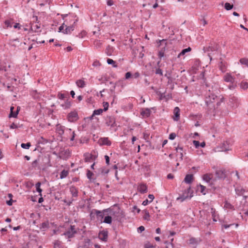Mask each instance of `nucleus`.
I'll list each match as a JSON object with an SVG mask.
<instances>
[{
    "label": "nucleus",
    "mask_w": 248,
    "mask_h": 248,
    "mask_svg": "<svg viewBox=\"0 0 248 248\" xmlns=\"http://www.w3.org/2000/svg\"><path fill=\"white\" fill-rule=\"evenodd\" d=\"M104 212H109V214L113 217V218L118 221H120L124 216L122 211L116 204L114 205L112 207L104 210Z\"/></svg>",
    "instance_id": "f257e3e1"
},
{
    "label": "nucleus",
    "mask_w": 248,
    "mask_h": 248,
    "mask_svg": "<svg viewBox=\"0 0 248 248\" xmlns=\"http://www.w3.org/2000/svg\"><path fill=\"white\" fill-rule=\"evenodd\" d=\"M205 102L206 106L209 109L215 108V105L213 104L216 99H217V96L215 95L209 90L208 93L205 95Z\"/></svg>",
    "instance_id": "f03ea898"
},
{
    "label": "nucleus",
    "mask_w": 248,
    "mask_h": 248,
    "mask_svg": "<svg viewBox=\"0 0 248 248\" xmlns=\"http://www.w3.org/2000/svg\"><path fill=\"white\" fill-rule=\"evenodd\" d=\"M218 47V44L213 42L210 43L208 46L204 47L203 50L204 52H208V55L210 57V60H211L212 57L210 55L214 52H217Z\"/></svg>",
    "instance_id": "7ed1b4c3"
},
{
    "label": "nucleus",
    "mask_w": 248,
    "mask_h": 248,
    "mask_svg": "<svg viewBox=\"0 0 248 248\" xmlns=\"http://www.w3.org/2000/svg\"><path fill=\"white\" fill-rule=\"evenodd\" d=\"M61 16L63 20H64L63 23H65L67 21L69 25H76L78 21V18L75 19L76 16L74 15L62 14L61 15Z\"/></svg>",
    "instance_id": "20e7f679"
},
{
    "label": "nucleus",
    "mask_w": 248,
    "mask_h": 248,
    "mask_svg": "<svg viewBox=\"0 0 248 248\" xmlns=\"http://www.w3.org/2000/svg\"><path fill=\"white\" fill-rule=\"evenodd\" d=\"M77 233L75 225H70L69 228L64 232L63 235L66 236L68 238H71L74 236V235Z\"/></svg>",
    "instance_id": "39448f33"
},
{
    "label": "nucleus",
    "mask_w": 248,
    "mask_h": 248,
    "mask_svg": "<svg viewBox=\"0 0 248 248\" xmlns=\"http://www.w3.org/2000/svg\"><path fill=\"white\" fill-rule=\"evenodd\" d=\"M190 190V187H189L185 190V192L183 193V194L179 197L177 198V200H181V202H183L186 199H190L193 196L192 195V192H191Z\"/></svg>",
    "instance_id": "423d86ee"
},
{
    "label": "nucleus",
    "mask_w": 248,
    "mask_h": 248,
    "mask_svg": "<svg viewBox=\"0 0 248 248\" xmlns=\"http://www.w3.org/2000/svg\"><path fill=\"white\" fill-rule=\"evenodd\" d=\"M230 105L232 108H237L240 104V100L234 95H230L229 98Z\"/></svg>",
    "instance_id": "0eeeda50"
},
{
    "label": "nucleus",
    "mask_w": 248,
    "mask_h": 248,
    "mask_svg": "<svg viewBox=\"0 0 248 248\" xmlns=\"http://www.w3.org/2000/svg\"><path fill=\"white\" fill-rule=\"evenodd\" d=\"M106 124L108 126L114 127L116 126L115 118L112 116H107L105 118Z\"/></svg>",
    "instance_id": "6e6552de"
},
{
    "label": "nucleus",
    "mask_w": 248,
    "mask_h": 248,
    "mask_svg": "<svg viewBox=\"0 0 248 248\" xmlns=\"http://www.w3.org/2000/svg\"><path fill=\"white\" fill-rule=\"evenodd\" d=\"M63 25H65V27H66L65 30H63L62 31L63 33L70 34L71 33L72 31L74 30L75 25H69L67 21H66L65 23H63Z\"/></svg>",
    "instance_id": "1a4fd4ad"
},
{
    "label": "nucleus",
    "mask_w": 248,
    "mask_h": 248,
    "mask_svg": "<svg viewBox=\"0 0 248 248\" xmlns=\"http://www.w3.org/2000/svg\"><path fill=\"white\" fill-rule=\"evenodd\" d=\"M78 119V114L76 111H72L68 114V121L71 122L76 121Z\"/></svg>",
    "instance_id": "9d476101"
},
{
    "label": "nucleus",
    "mask_w": 248,
    "mask_h": 248,
    "mask_svg": "<svg viewBox=\"0 0 248 248\" xmlns=\"http://www.w3.org/2000/svg\"><path fill=\"white\" fill-rule=\"evenodd\" d=\"M98 143L100 145H108L109 146L111 145V141L108 140V138H100L98 141Z\"/></svg>",
    "instance_id": "9b49d317"
},
{
    "label": "nucleus",
    "mask_w": 248,
    "mask_h": 248,
    "mask_svg": "<svg viewBox=\"0 0 248 248\" xmlns=\"http://www.w3.org/2000/svg\"><path fill=\"white\" fill-rule=\"evenodd\" d=\"M70 156V153L68 150L62 151L59 153V157L63 159H66Z\"/></svg>",
    "instance_id": "f8f14e48"
},
{
    "label": "nucleus",
    "mask_w": 248,
    "mask_h": 248,
    "mask_svg": "<svg viewBox=\"0 0 248 248\" xmlns=\"http://www.w3.org/2000/svg\"><path fill=\"white\" fill-rule=\"evenodd\" d=\"M108 237V232L107 231H102L99 233V237L103 241L107 242Z\"/></svg>",
    "instance_id": "ddd939ff"
},
{
    "label": "nucleus",
    "mask_w": 248,
    "mask_h": 248,
    "mask_svg": "<svg viewBox=\"0 0 248 248\" xmlns=\"http://www.w3.org/2000/svg\"><path fill=\"white\" fill-rule=\"evenodd\" d=\"M49 228V222L48 220H46V221L40 224V227H39L40 229L43 231H46L47 229H48Z\"/></svg>",
    "instance_id": "4468645a"
},
{
    "label": "nucleus",
    "mask_w": 248,
    "mask_h": 248,
    "mask_svg": "<svg viewBox=\"0 0 248 248\" xmlns=\"http://www.w3.org/2000/svg\"><path fill=\"white\" fill-rule=\"evenodd\" d=\"M93 212L96 214L98 219L102 220V219L103 218L104 215L102 212L97 210L96 209H94L91 214V216H92Z\"/></svg>",
    "instance_id": "2eb2a0df"
},
{
    "label": "nucleus",
    "mask_w": 248,
    "mask_h": 248,
    "mask_svg": "<svg viewBox=\"0 0 248 248\" xmlns=\"http://www.w3.org/2000/svg\"><path fill=\"white\" fill-rule=\"evenodd\" d=\"M180 109L178 107H175L174 109L173 120L175 121H178L180 118Z\"/></svg>",
    "instance_id": "dca6fc26"
},
{
    "label": "nucleus",
    "mask_w": 248,
    "mask_h": 248,
    "mask_svg": "<svg viewBox=\"0 0 248 248\" xmlns=\"http://www.w3.org/2000/svg\"><path fill=\"white\" fill-rule=\"evenodd\" d=\"M14 107L11 106L10 107V113L9 115V117L16 118L18 114V110H16V111H14Z\"/></svg>",
    "instance_id": "f3484780"
},
{
    "label": "nucleus",
    "mask_w": 248,
    "mask_h": 248,
    "mask_svg": "<svg viewBox=\"0 0 248 248\" xmlns=\"http://www.w3.org/2000/svg\"><path fill=\"white\" fill-rule=\"evenodd\" d=\"M151 113V111L149 108H146L145 109H142L141 111L140 112V114L144 116L148 117L150 116Z\"/></svg>",
    "instance_id": "a211bd4d"
},
{
    "label": "nucleus",
    "mask_w": 248,
    "mask_h": 248,
    "mask_svg": "<svg viewBox=\"0 0 248 248\" xmlns=\"http://www.w3.org/2000/svg\"><path fill=\"white\" fill-rule=\"evenodd\" d=\"M224 80L226 82L232 83L234 81V78L229 73L226 74L224 77Z\"/></svg>",
    "instance_id": "6ab92c4d"
},
{
    "label": "nucleus",
    "mask_w": 248,
    "mask_h": 248,
    "mask_svg": "<svg viewBox=\"0 0 248 248\" xmlns=\"http://www.w3.org/2000/svg\"><path fill=\"white\" fill-rule=\"evenodd\" d=\"M76 84L78 88H84L86 85L85 81L82 79L77 80L76 82Z\"/></svg>",
    "instance_id": "aec40b11"
},
{
    "label": "nucleus",
    "mask_w": 248,
    "mask_h": 248,
    "mask_svg": "<svg viewBox=\"0 0 248 248\" xmlns=\"http://www.w3.org/2000/svg\"><path fill=\"white\" fill-rule=\"evenodd\" d=\"M96 155L92 154L85 155V160L86 162H90L92 160H94L96 158Z\"/></svg>",
    "instance_id": "412c9836"
},
{
    "label": "nucleus",
    "mask_w": 248,
    "mask_h": 248,
    "mask_svg": "<svg viewBox=\"0 0 248 248\" xmlns=\"http://www.w3.org/2000/svg\"><path fill=\"white\" fill-rule=\"evenodd\" d=\"M138 190L141 193H145L147 192V187L145 184H140L138 186Z\"/></svg>",
    "instance_id": "4be33fe9"
},
{
    "label": "nucleus",
    "mask_w": 248,
    "mask_h": 248,
    "mask_svg": "<svg viewBox=\"0 0 248 248\" xmlns=\"http://www.w3.org/2000/svg\"><path fill=\"white\" fill-rule=\"evenodd\" d=\"M70 191L73 197H77L78 196V190L75 186H71L70 187Z\"/></svg>",
    "instance_id": "5701e85b"
},
{
    "label": "nucleus",
    "mask_w": 248,
    "mask_h": 248,
    "mask_svg": "<svg viewBox=\"0 0 248 248\" xmlns=\"http://www.w3.org/2000/svg\"><path fill=\"white\" fill-rule=\"evenodd\" d=\"M193 179V175L192 174L186 175L184 181L187 184H190L192 183Z\"/></svg>",
    "instance_id": "b1692460"
},
{
    "label": "nucleus",
    "mask_w": 248,
    "mask_h": 248,
    "mask_svg": "<svg viewBox=\"0 0 248 248\" xmlns=\"http://www.w3.org/2000/svg\"><path fill=\"white\" fill-rule=\"evenodd\" d=\"M216 176L218 178H223L225 177V174L224 171L221 170H217L216 172Z\"/></svg>",
    "instance_id": "393cba45"
},
{
    "label": "nucleus",
    "mask_w": 248,
    "mask_h": 248,
    "mask_svg": "<svg viewBox=\"0 0 248 248\" xmlns=\"http://www.w3.org/2000/svg\"><path fill=\"white\" fill-rule=\"evenodd\" d=\"M191 50V48L190 47H188L186 48L183 49L181 52L178 55V57H180L181 56H184L187 52H190Z\"/></svg>",
    "instance_id": "a878e982"
},
{
    "label": "nucleus",
    "mask_w": 248,
    "mask_h": 248,
    "mask_svg": "<svg viewBox=\"0 0 248 248\" xmlns=\"http://www.w3.org/2000/svg\"><path fill=\"white\" fill-rule=\"evenodd\" d=\"M53 248H62V242L56 240L53 242Z\"/></svg>",
    "instance_id": "bb28decb"
},
{
    "label": "nucleus",
    "mask_w": 248,
    "mask_h": 248,
    "mask_svg": "<svg viewBox=\"0 0 248 248\" xmlns=\"http://www.w3.org/2000/svg\"><path fill=\"white\" fill-rule=\"evenodd\" d=\"M41 182H38L35 184L36 191L39 193V196H42V189L40 188Z\"/></svg>",
    "instance_id": "cd10ccee"
},
{
    "label": "nucleus",
    "mask_w": 248,
    "mask_h": 248,
    "mask_svg": "<svg viewBox=\"0 0 248 248\" xmlns=\"http://www.w3.org/2000/svg\"><path fill=\"white\" fill-rule=\"evenodd\" d=\"M56 130H57V133L59 135H62V134H64V127L63 126H61V125L59 126H57Z\"/></svg>",
    "instance_id": "c85d7f7f"
},
{
    "label": "nucleus",
    "mask_w": 248,
    "mask_h": 248,
    "mask_svg": "<svg viewBox=\"0 0 248 248\" xmlns=\"http://www.w3.org/2000/svg\"><path fill=\"white\" fill-rule=\"evenodd\" d=\"M62 106L64 109L69 108L71 106V103L68 100H66L64 104L62 105Z\"/></svg>",
    "instance_id": "c756f323"
},
{
    "label": "nucleus",
    "mask_w": 248,
    "mask_h": 248,
    "mask_svg": "<svg viewBox=\"0 0 248 248\" xmlns=\"http://www.w3.org/2000/svg\"><path fill=\"white\" fill-rule=\"evenodd\" d=\"M94 46L96 49H98L101 47L102 43L100 40H96L94 41Z\"/></svg>",
    "instance_id": "7c9ffc66"
},
{
    "label": "nucleus",
    "mask_w": 248,
    "mask_h": 248,
    "mask_svg": "<svg viewBox=\"0 0 248 248\" xmlns=\"http://www.w3.org/2000/svg\"><path fill=\"white\" fill-rule=\"evenodd\" d=\"M112 222V217L111 216H108L105 217L103 222L107 224H110Z\"/></svg>",
    "instance_id": "2f4dec72"
},
{
    "label": "nucleus",
    "mask_w": 248,
    "mask_h": 248,
    "mask_svg": "<svg viewBox=\"0 0 248 248\" xmlns=\"http://www.w3.org/2000/svg\"><path fill=\"white\" fill-rule=\"evenodd\" d=\"M224 207L227 209L234 210V206L227 201H226L224 203Z\"/></svg>",
    "instance_id": "473e14b6"
},
{
    "label": "nucleus",
    "mask_w": 248,
    "mask_h": 248,
    "mask_svg": "<svg viewBox=\"0 0 248 248\" xmlns=\"http://www.w3.org/2000/svg\"><path fill=\"white\" fill-rule=\"evenodd\" d=\"M68 174V172L67 170H62L60 173V178L63 179L66 177Z\"/></svg>",
    "instance_id": "72a5a7b5"
},
{
    "label": "nucleus",
    "mask_w": 248,
    "mask_h": 248,
    "mask_svg": "<svg viewBox=\"0 0 248 248\" xmlns=\"http://www.w3.org/2000/svg\"><path fill=\"white\" fill-rule=\"evenodd\" d=\"M107 63L108 64H112L113 67H117L118 65L116 64V62L111 59H107Z\"/></svg>",
    "instance_id": "f704fd0d"
},
{
    "label": "nucleus",
    "mask_w": 248,
    "mask_h": 248,
    "mask_svg": "<svg viewBox=\"0 0 248 248\" xmlns=\"http://www.w3.org/2000/svg\"><path fill=\"white\" fill-rule=\"evenodd\" d=\"M142 213H144V215L143 218L144 220H148L150 218V215L147 210H144L142 211Z\"/></svg>",
    "instance_id": "c9c22d12"
},
{
    "label": "nucleus",
    "mask_w": 248,
    "mask_h": 248,
    "mask_svg": "<svg viewBox=\"0 0 248 248\" xmlns=\"http://www.w3.org/2000/svg\"><path fill=\"white\" fill-rule=\"evenodd\" d=\"M235 191H236V193L238 195H239V196H241V195H243L244 192H245V190L243 189V188H237L235 189Z\"/></svg>",
    "instance_id": "e433bc0d"
},
{
    "label": "nucleus",
    "mask_w": 248,
    "mask_h": 248,
    "mask_svg": "<svg viewBox=\"0 0 248 248\" xmlns=\"http://www.w3.org/2000/svg\"><path fill=\"white\" fill-rule=\"evenodd\" d=\"M241 88L247 90L248 88V82L242 81L240 84Z\"/></svg>",
    "instance_id": "4c0bfd02"
},
{
    "label": "nucleus",
    "mask_w": 248,
    "mask_h": 248,
    "mask_svg": "<svg viewBox=\"0 0 248 248\" xmlns=\"http://www.w3.org/2000/svg\"><path fill=\"white\" fill-rule=\"evenodd\" d=\"M233 7V4H231L230 3L228 2H226L224 5V8L227 10H231L232 9Z\"/></svg>",
    "instance_id": "58836bf2"
},
{
    "label": "nucleus",
    "mask_w": 248,
    "mask_h": 248,
    "mask_svg": "<svg viewBox=\"0 0 248 248\" xmlns=\"http://www.w3.org/2000/svg\"><path fill=\"white\" fill-rule=\"evenodd\" d=\"M40 27L38 25H32L31 28V30L34 32H38V30L40 29Z\"/></svg>",
    "instance_id": "ea45409f"
},
{
    "label": "nucleus",
    "mask_w": 248,
    "mask_h": 248,
    "mask_svg": "<svg viewBox=\"0 0 248 248\" xmlns=\"http://www.w3.org/2000/svg\"><path fill=\"white\" fill-rule=\"evenodd\" d=\"M221 148H222V151H228L229 150L228 148V144L227 142H224L222 143Z\"/></svg>",
    "instance_id": "a19ab883"
},
{
    "label": "nucleus",
    "mask_w": 248,
    "mask_h": 248,
    "mask_svg": "<svg viewBox=\"0 0 248 248\" xmlns=\"http://www.w3.org/2000/svg\"><path fill=\"white\" fill-rule=\"evenodd\" d=\"M240 62L242 64H244L248 67V59L247 58H242L240 60Z\"/></svg>",
    "instance_id": "79ce46f5"
},
{
    "label": "nucleus",
    "mask_w": 248,
    "mask_h": 248,
    "mask_svg": "<svg viewBox=\"0 0 248 248\" xmlns=\"http://www.w3.org/2000/svg\"><path fill=\"white\" fill-rule=\"evenodd\" d=\"M203 179L206 182H209L210 180L211 179V178L210 175H209L208 174H205L203 176Z\"/></svg>",
    "instance_id": "37998d69"
},
{
    "label": "nucleus",
    "mask_w": 248,
    "mask_h": 248,
    "mask_svg": "<svg viewBox=\"0 0 248 248\" xmlns=\"http://www.w3.org/2000/svg\"><path fill=\"white\" fill-rule=\"evenodd\" d=\"M31 146V144L30 142H28L26 143H22L21 144V146L22 148L26 149H28Z\"/></svg>",
    "instance_id": "c03bdc74"
},
{
    "label": "nucleus",
    "mask_w": 248,
    "mask_h": 248,
    "mask_svg": "<svg viewBox=\"0 0 248 248\" xmlns=\"http://www.w3.org/2000/svg\"><path fill=\"white\" fill-rule=\"evenodd\" d=\"M159 46H167V41H166V40L165 39H162L161 40H160L159 41Z\"/></svg>",
    "instance_id": "a18cd8bd"
},
{
    "label": "nucleus",
    "mask_w": 248,
    "mask_h": 248,
    "mask_svg": "<svg viewBox=\"0 0 248 248\" xmlns=\"http://www.w3.org/2000/svg\"><path fill=\"white\" fill-rule=\"evenodd\" d=\"M103 109H102V108H99V109H96V110H94L93 111V115H100V114H101L103 111Z\"/></svg>",
    "instance_id": "49530a36"
},
{
    "label": "nucleus",
    "mask_w": 248,
    "mask_h": 248,
    "mask_svg": "<svg viewBox=\"0 0 248 248\" xmlns=\"http://www.w3.org/2000/svg\"><path fill=\"white\" fill-rule=\"evenodd\" d=\"M219 66V68H220V70H221L222 72H224L225 71L226 66H225V64L223 63L222 62H220Z\"/></svg>",
    "instance_id": "de8ad7c7"
},
{
    "label": "nucleus",
    "mask_w": 248,
    "mask_h": 248,
    "mask_svg": "<svg viewBox=\"0 0 248 248\" xmlns=\"http://www.w3.org/2000/svg\"><path fill=\"white\" fill-rule=\"evenodd\" d=\"M39 159H36L33 161L31 164V166L33 168H35L38 166Z\"/></svg>",
    "instance_id": "09e8293b"
},
{
    "label": "nucleus",
    "mask_w": 248,
    "mask_h": 248,
    "mask_svg": "<svg viewBox=\"0 0 248 248\" xmlns=\"http://www.w3.org/2000/svg\"><path fill=\"white\" fill-rule=\"evenodd\" d=\"M93 175V173L90 170H87V178L90 179V180H91L92 179V176Z\"/></svg>",
    "instance_id": "8fccbe9b"
},
{
    "label": "nucleus",
    "mask_w": 248,
    "mask_h": 248,
    "mask_svg": "<svg viewBox=\"0 0 248 248\" xmlns=\"http://www.w3.org/2000/svg\"><path fill=\"white\" fill-rule=\"evenodd\" d=\"M13 22L10 20H6L5 21V24L7 27H12Z\"/></svg>",
    "instance_id": "3c124183"
},
{
    "label": "nucleus",
    "mask_w": 248,
    "mask_h": 248,
    "mask_svg": "<svg viewBox=\"0 0 248 248\" xmlns=\"http://www.w3.org/2000/svg\"><path fill=\"white\" fill-rule=\"evenodd\" d=\"M100 171L102 174H107L109 172V170L106 169L105 168H101L100 169Z\"/></svg>",
    "instance_id": "603ef678"
},
{
    "label": "nucleus",
    "mask_w": 248,
    "mask_h": 248,
    "mask_svg": "<svg viewBox=\"0 0 248 248\" xmlns=\"http://www.w3.org/2000/svg\"><path fill=\"white\" fill-rule=\"evenodd\" d=\"M86 32L85 31H82L80 33H79L77 37H78L79 38H83L85 35H86Z\"/></svg>",
    "instance_id": "864d4df0"
},
{
    "label": "nucleus",
    "mask_w": 248,
    "mask_h": 248,
    "mask_svg": "<svg viewBox=\"0 0 248 248\" xmlns=\"http://www.w3.org/2000/svg\"><path fill=\"white\" fill-rule=\"evenodd\" d=\"M58 97L60 99H64L66 96L64 93H59L58 94Z\"/></svg>",
    "instance_id": "5fc2aeb1"
},
{
    "label": "nucleus",
    "mask_w": 248,
    "mask_h": 248,
    "mask_svg": "<svg viewBox=\"0 0 248 248\" xmlns=\"http://www.w3.org/2000/svg\"><path fill=\"white\" fill-rule=\"evenodd\" d=\"M193 143L196 148H198L200 147V142L198 140H193Z\"/></svg>",
    "instance_id": "6e6d98bb"
},
{
    "label": "nucleus",
    "mask_w": 248,
    "mask_h": 248,
    "mask_svg": "<svg viewBox=\"0 0 248 248\" xmlns=\"http://www.w3.org/2000/svg\"><path fill=\"white\" fill-rule=\"evenodd\" d=\"M157 93L158 95H159L160 100H162L165 97V95L164 93H161V92H157Z\"/></svg>",
    "instance_id": "4d7b16f0"
},
{
    "label": "nucleus",
    "mask_w": 248,
    "mask_h": 248,
    "mask_svg": "<svg viewBox=\"0 0 248 248\" xmlns=\"http://www.w3.org/2000/svg\"><path fill=\"white\" fill-rule=\"evenodd\" d=\"M108 106H109V105H108V102H104L103 103V106H104V109H103V110L104 111L107 110L108 109Z\"/></svg>",
    "instance_id": "13d9d810"
},
{
    "label": "nucleus",
    "mask_w": 248,
    "mask_h": 248,
    "mask_svg": "<svg viewBox=\"0 0 248 248\" xmlns=\"http://www.w3.org/2000/svg\"><path fill=\"white\" fill-rule=\"evenodd\" d=\"M200 186L201 188V189H200L201 192L202 193L203 195H205V193L204 192V190L206 188L205 186H204L202 185H200Z\"/></svg>",
    "instance_id": "bf43d9fd"
},
{
    "label": "nucleus",
    "mask_w": 248,
    "mask_h": 248,
    "mask_svg": "<svg viewBox=\"0 0 248 248\" xmlns=\"http://www.w3.org/2000/svg\"><path fill=\"white\" fill-rule=\"evenodd\" d=\"M176 137V134L175 133H171L169 135V139L171 140H174Z\"/></svg>",
    "instance_id": "052dcab7"
},
{
    "label": "nucleus",
    "mask_w": 248,
    "mask_h": 248,
    "mask_svg": "<svg viewBox=\"0 0 248 248\" xmlns=\"http://www.w3.org/2000/svg\"><path fill=\"white\" fill-rule=\"evenodd\" d=\"M189 243L191 244H196L197 243V241L195 238H192L189 240Z\"/></svg>",
    "instance_id": "680f3d73"
},
{
    "label": "nucleus",
    "mask_w": 248,
    "mask_h": 248,
    "mask_svg": "<svg viewBox=\"0 0 248 248\" xmlns=\"http://www.w3.org/2000/svg\"><path fill=\"white\" fill-rule=\"evenodd\" d=\"M145 230V228L143 226H140L139 228H138V232L139 233L142 232Z\"/></svg>",
    "instance_id": "e2e57ef3"
},
{
    "label": "nucleus",
    "mask_w": 248,
    "mask_h": 248,
    "mask_svg": "<svg viewBox=\"0 0 248 248\" xmlns=\"http://www.w3.org/2000/svg\"><path fill=\"white\" fill-rule=\"evenodd\" d=\"M166 244L165 248H173V246L171 242H166Z\"/></svg>",
    "instance_id": "0e129e2a"
},
{
    "label": "nucleus",
    "mask_w": 248,
    "mask_h": 248,
    "mask_svg": "<svg viewBox=\"0 0 248 248\" xmlns=\"http://www.w3.org/2000/svg\"><path fill=\"white\" fill-rule=\"evenodd\" d=\"M93 66H99L101 65V63L98 61L96 60L93 62Z\"/></svg>",
    "instance_id": "69168bd1"
},
{
    "label": "nucleus",
    "mask_w": 248,
    "mask_h": 248,
    "mask_svg": "<svg viewBox=\"0 0 248 248\" xmlns=\"http://www.w3.org/2000/svg\"><path fill=\"white\" fill-rule=\"evenodd\" d=\"M155 74H158V75H160V76H162L163 75L162 71L160 68H158V69H157L156 70Z\"/></svg>",
    "instance_id": "338daca9"
},
{
    "label": "nucleus",
    "mask_w": 248,
    "mask_h": 248,
    "mask_svg": "<svg viewBox=\"0 0 248 248\" xmlns=\"http://www.w3.org/2000/svg\"><path fill=\"white\" fill-rule=\"evenodd\" d=\"M132 76V74L130 72H127L125 75V79H128L129 78Z\"/></svg>",
    "instance_id": "774afa93"
}]
</instances>
